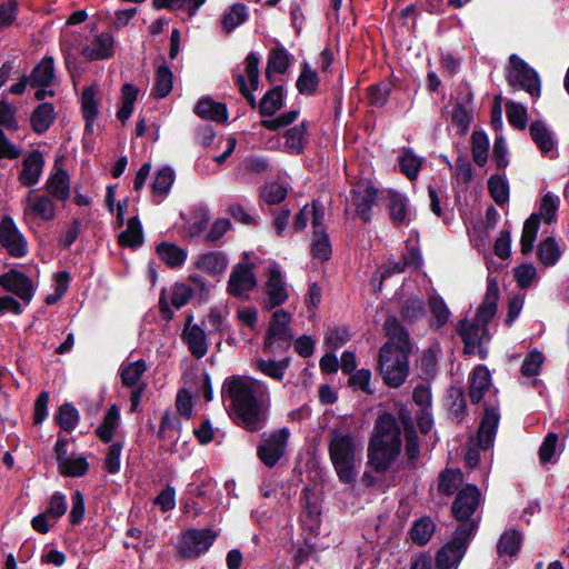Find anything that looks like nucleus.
<instances>
[{
    "mask_svg": "<svg viewBox=\"0 0 569 569\" xmlns=\"http://www.w3.org/2000/svg\"><path fill=\"white\" fill-rule=\"evenodd\" d=\"M193 316L187 315L186 323L180 338L188 346L190 353L196 359H201L208 352V342L204 330L198 326L192 325Z\"/></svg>",
    "mask_w": 569,
    "mask_h": 569,
    "instance_id": "6ab92c4d",
    "label": "nucleus"
},
{
    "mask_svg": "<svg viewBox=\"0 0 569 569\" xmlns=\"http://www.w3.org/2000/svg\"><path fill=\"white\" fill-rule=\"evenodd\" d=\"M143 241L142 228L138 218H130L127 222V228L119 236V243L121 246L137 248Z\"/></svg>",
    "mask_w": 569,
    "mask_h": 569,
    "instance_id": "603ef678",
    "label": "nucleus"
},
{
    "mask_svg": "<svg viewBox=\"0 0 569 569\" xmlns=\"http://www.w3.org/2000/svg\"><path fill=\"white\" fill-rule=\"evenodd\" d=\"M290 66V54L283 47L271 48L268 54L266 78L272 82L271 72L284 73Z\"/></svg>",
    "mask_w": 569,
    "mask_h": 569,
    "instance_id": "e433bc0d",
    "label": "nucleus"
},
{
    "mask_svg": "<svg viewBox=\"0 0 569 569\" xmlns=\"http://www.w3.org/2000/svg\"><path fill=\"white\" fill-rule=\"evenodd\" d=\"M196 267L210 276H221L227 270L228 258L222 251H210L198 257Z\"/></svg>",
    "mask_w": 569,
    "mask_h": 569,
    "instance_id": "2f4dec72",
    "label": "nucleus"
},
{
    "mask_svg": "<svg viewBox=\"0 0 569 569\" xmlns=\"http://www.w3.org/2000/svg\"><path fill=\"white\" fill-rule=\"evenodd\" d=\"M0 243L16 258L28 252V242L10 217H4L0 222Z\"/></svg>",
    "mask_w": 569,
    "mask_h": 569,
    "instance_id": "4468645a",
    "label": "nucleus"
},
{
    "mask_svg": "<svg viewBox=\"0 0 569 569\" xmlns=\"http://www.w3.org/2000/svg\"><path fill=\"white\" fill-rule=\"evenodd\" d=\"M29 79V84L37 88L36 98L43 100L47 96H52L51 90H47L54 81L53 59L44 57L32 70Z\"/></svg>",
    "mask_w": 569,
    "mask_h": 569,
    "instance_id": "a211bd4d",
    "label": "nucleus"
},
{
    "mask_svg": "<svg viewBox=\"0 0 569 569\" xmlns=\"http://www.w3.org/2000/svg\"><path fill=\"white\" fill-rule=\"evenodd\" d=\"M383 329L388 338V341L383 345H390V355H406L409 357L412 351L409 331L400 323L399 319L389 316L385 321Z\"/></svg>",
    "mask_w": 569,
    "mask_h": 569,
    "instance_id": "ddd939ff",
    "label": "nucleus"
},
{
    "mask_svg": "<svg viewBox=\"0 0 569 569\" xmlns=\"http://www.w3.org/2000/svg\"><path fill=\"white\" fill-rule=\"evenodd\" d=\"M500 421V413L497 407L485 403L483 412L477 430L478 446L482 450H488L493 446L498 426Z\"/></svg>",
    "mask_w": 569,
    "mask_h": 569,
    "instance_id": "dca6fc26",
    "label": "nucleus"
},
{
    "mask_svg": "<svg viewBox=\"0 0 569 569\" xmlns=\"http://www.w3.org/2000/svg\"><path fill=\"white\" fill-rule=\"evenodd\" d=\"M545 355L538 349L529 351L520 367V372L525 377H537L540 375L545 362Z\"/></svg>",
    "mask_w": 569,
    "mask_h": 569,
    "instance_id": "4d7b16f0",
    "label": "nucleus"
},
{
    "mask_svg": "<svg viewBox=\"0 0 569 569\" xmlns=\"http://www.w3.org/2000/svg\"><path fill=\"white\" fill-rule=\"evenodd\" d=\"M391 222L397 226H408L410 219L408 217V199L399 191H389L387 206Z\"/></svg>",
    "mask_w": 569,
    "mask_h": 569,
    "instance_id": "cd10ccee",
    "label": "nucleus"
},
{
    "mask_svg": "<svg viewBox=\"0 0 569 569\" xmlns=\"http://www.w3.org/2000/svg\"><path fill=\"white\" fill-rule=\"evenodd\" d=\"M499 286L495 278L487 281L486 296L478 307L475 320L481 325L483 333H488L487 325L495 318L498 309Z\"/></svg>",
    "mask_w": 569,
    "mask_h": 569,
    "instance_id": "412c9836",
    "label": "nucleus"
},
{
    "mask_svg": "<svg viewBox=\"0 0 569 569\" xmlns=\"http://www.w3.org/2000/svg\"><path fill=\"white\" fill-rule=\"evenodd\" d=\"M64 442L58 440L56 443L57 460L61 473L69 477H80L88 470V462L82 456H68L64 451Z\"/></svg>",
    "mask_w": 569,
    "mask_h": 569,
    "instance_id": "b1692460",
    "label": "nucleus"
},
{
    "mask_svg": "<svg viewBox=\"0 0 569 569\" xmlns=\"http://www.w3.org/2000/svg\"><path fill=\"white\" fill-rule=\"evenodd\" d=\"M173 86V73L166 64H159L156 71L152 94L158 98L167 97Z\"/></svg>",
    "mask_w": 569,
    "mask_h": 569,
    "instance_id": "49530a36",
    "label": "nucleus"
},
{
    "mask_svg": "<svg viewBox=\"0 0 569 569\" xmlns=\"http://www.w3.org/2000/svg\"><path fill=\"white\" fill-rule=\"evenodd\" d=\"M300 502L302 507L301 517L311 521V528L320 526L321 506L313 489L305 487L301 491Z\"/></svg>",
    "mask_w": 569,
    "mask_h": 569,
    "instance_id": "72a5a7b5",
    "label": "nucleus"
},
{
    "mask_svg": "<svg viewBox=\"0 0 569 569\" xmlns=\"http://www.w3.org/2000/svg\"><path fill=\"white\" fill-rule=\"evenodd\" d=\"M286 89L282 84L270 88L259 101V114L262 118L274 116L284 106Z\"/></svg>",
    "mask_w": 569,
    "mask_h": 569,
    "instance_id": "bb28decb",
    "label": "nucleus"
},
{
    "mask_svg": "<svg viewBox=\"0 0 569 569\" xmlns=\"http://www.w3.org/2000/svg\"><path fill=\"white\" fill-rule=\"evenodd\" d=\"M398 161L400 172L409 180H416L422 168V158H419L411 148H405Z\"/></svg>",
    "mask_w": 569,
    "mask_h": 569,
    "instance_id": "a19ab883",
    "label": "nucleus"
},
{
    "mask_svg": "<svg viewBox=\"0 0 569 569\" xmlns=\"http://www.w3.org/2000/svg\"><path fill=\"white\" fill-rule=\"evenodd\" d=\"M436 527V522L430 516L416 519L408 532L411 542L419 547L426 546L431 540Z\"/></svg>",
    "mask_w": 569,
    "mask_h": 569,
    "instance_id": "7c9ffc66",
    "label": "nucleus"
},
{
    "mask_svg": "<svg viewBox=\"0 0 569 569\" xmlns=\"http://www.w3.org/2000/svg\"><path fill=\"white\" fill-rule=\"evenodd\" d=\"M210 528H191L180 535V559L193 560L204 555L217 539Z\"/></svg>",
    "mask_w": 569,
    "mask_h": 569,
    "instance_id": "6e6552de",
    "label": "nucleus"
},
{
    "mask_svg": "<svg viewBox=\"0 0 569 569\" xmlns=\"http://www.w3.org/2000/svg\"><path fill=\"white\" fill-rule=\"evenodd\" d=\"M119 419V409L116 406H112L107 411L102 423L97 429V435L102 441L109 442L112 439L113 432L118 427Z\"/></svg>",
    "mask_w": 569,
    "mask_h": 569,
    "instance_id": "13d9d810",
    "label": "nucleus"
},
{
    "mask_svg": "<svg viewBox=\"0 0 569 569\" xmlns=\"http://www.w3.org/2000/svg\"><path fill=\"white\" fill-rule=\"evenodd\" d=\"M541 217L537 212H532L523 222L522 233L520 238V251L523 256L532 252L537 233L539 231Z\"/></svg>",
    "mask_w": 569,
    "mask_h": 569,
    "instance_id": "f704fd0d",
    "label": "nucleus"
},
{
    "mask_svg": "<svg viewBox=\"0 0 569 569\" xmlns=\"http://www.w3.org/2000/svg\"><path fill=\"white\" fill-rule=\"evenodd\" d=\"M488 190L490 197L498 206H503L509 200L508 180L498 173L491 174L488 179Z\"/></svg>",
    "mask_w": 569,
    "mask_h": 569,
    "instance_id": "8fccbe9b",
    "label": "nucleus"
},
{
    "mask_svg": "<svg viewBox=\"0 0 569 569\" xmlns=\"http://www.w3.org/2000/svg\"><path fill=\"white\" fill-rule=\"evenodd\" d=\"M481 492L476 485H466L456 496L451 506L453 518L459 522L458 526L473 522L479 528V522L471 519L480 502Z\"/></svg>",
    "mask_w": 569,
    "mask_h": 569,
    "instance_id": "1a4fd4ad",
    "label": "nucleus"
},
{
    "mask_svg": "<svg viewBox=\"0 0 569 569\" xmlns=\"http://www.w3.org/2000/svg\"><path fill=\"white\" fill-rule=\"evenodd\" d=\"M473 119V111L468 108H461L460 106H455L451 114V122L455 127H457V133L459 136H465L469 131L470 124Z\"/></svg>",
    "mask_w": 569,
    "mask_h": 569,
    "instance_id": "e2e57ef3",
    "label": "nucleus"
},
{
    "mask_svg": "<svg viewBox=\"0 0 569 569\" xmlns=\"http://www.w3.org/2000/svg\"><path fill=\"white\" fill-rule=\"evenodd\" d=\"M291 363V359L289 357L283 358L282 360L276 361L272 359H259L257 361V368L266 376L281 381L284 377L286 370L289 368Z\"/></svg>",
    "mask_w": 569,
    "mask_h": 569,
    "instance_id": "de8ad7c7",
    "label": "nucleus"
},
{
    "mask_svg": "<svg viewBox=\"0 0 569 569\" xmlns=\"http://www.w3.org/2000/svg\"><path fill=\"white\" fill-rule=\"evenodd\" d=\"M22 204V217L26 222L51 221L56 217V204L48 196H39L31 190L23 199Z\"/></svg>",
    "mask_w": 569,
    "mask_h": 569,
    "instance_id": "9b49d317",
    "label": "nucleus"
},
{
    "mask_svg": "<svg viewBox=\"0 0 569 569\" xmlns=\"http://www.w3.org/2000/svg\"><path fill=\"white\" fill-rule=\"evenodd\" d=\"M401 452V430L390 412L378 416L368 445V465L378 473H386Z\"/></svg>",
    "mask_w": 569,
    "mask_h": 569,
    "instance_id": "f03ea898",
    "label": "nucleus"
},
{
    "mask_svg": "<svg viewBox=\"0 0 569 569\" xmlns=\"http://www.w3.org/2000/svg\"><path fill=\"white\" fill-rule=\"evenodd\" d=\"M311 256L313 259L322 262L331 259L332 247L327 229H321V232H318V236H315V240L311 243Z\"/></svg>",
    "mask_w": 569,
    "mask_h": 569,
    "instance_id": "6e6d98bb",
    "label": "nucleus"
},
{
    "mask_svg": "<svg viewBox=\"0 0 569 569\" xmlns=\"http://www.w3.org/2000/svg\"><path fill=\"white\" fill-rule=\"evenodd\" d=\"M476 533L477 526L473 522L457 526L451 539L436 553V569H451L457 567L465 557Z\"/></svg>",
    "mask_w": 569,
    "mask_h": 569,
    "instance_id": "20e7f679",
    "label": "nucleus"
},
{
    "mask_svg": "<svg viewBox=\"0 0 569 569\" xmlns=\"http://www.w3.org/2000/svg\"><path fill=\"white\" fill-rule=\"evenodd\" d=\"M252 263H237L229 277L227 292L232 297H241L257 286V278L252 272Z\"/></svg>",
    "mask_w": 569,
    "mask_h": 569,
    "instance_id": "f3484780",
    "label": "nucleus"
},
{
    "mask_svg": "<svg viewBox=\"0 0 569 569\" xmlns=\"http://www.w3.org/2000/svg\"><path fill=\"white\" fill-rule=\"evenodd\" d=\"M429 308L432 315L430 327L435 329L442 328L449 320L451 315L447 303L440 296H432L429 298Z\"/></svg>",
    "mask_w": 569,
    "mask_h": 569,
    "instance_id": "a18cd8bd",
    "label": "nucleus"
},
{
    "mask_svg": "<svg viewBox=\"0 0 569 569\" xmlns=\"http://www.w3.org/2000/svg\"><path fill=\"white\" fill-rule=\"evenodd\" d=\"M174 182V172L172 169L163 168L160 169L154 178L153 181V192L157 196H166L168 191L171 189L172 184Z\"/></svg>",
    "mask_w": 569,
    "mask_h": 569,
    "instance_id": "338daca9",
    "label": "nucleus"
},
{
    "mask_svg": "<svg viewBox=\"0 0 569 569\" xmlns=\"http://www.w3.org/2000/svg\"><path fill=\"white\" fill-rule=\"evenodd\" d=\"M300 110L292 109L286 112H282L276 118L271 119H262L260 121V126L270 131H279L282 128H287L292 124L299 117Z\"/></svg>",
    "mask_w": 569,
    "mask_h": 569,
    "instance_id": "680f3d73",
    "label": "nucleus"
},
{
    "mask_svg": "<svg viewBox=\"0 0 569 569\" xmlns=\"http://www.w3.org/2000/svg\"><path fill=\"white\" fill-rule=\"evenodd\" d=\"M320 78L308 62L301 63L300 73L296 81L297 90L302 96H313L319 87Z\"/></svg>",
    "mask_w": 569,
    "mask_h": 569,
    "instance_id": "4c0bfd02",
    "label": "nucleus"
},
{
    "mask_svg": "<svg viewBox=\"0 0 569 569\" xmlns=\"http://www.w3.org/2000/svg\"><path fill=\"white\" fill-rule=\"evenodd\" d=\"M390 345H382L379 350V371L383 382L390 388H399L409 375V357L390 355Z\"/></svg>",
    "mask_w": 569,
    "mask_h": 569,
    "instance_id": "0eeeda50",
    "label": "nucleus"
},
{
    "mask_svg": "<svg viewBox=\"0 0 569 569\" xmlns=\"http://www.w3.org/2000/svg\"><path fill=\"white\" fill-rule=\"evenodd\" d=\"M139 90L131 83L123 84L121 89V107L118 110L119 120L124 123L132 114L134 102L137 100Z\"/></svg>",
    "mask_w": 569,
    "mask_h": 569,
    "instance_id": "09e8293b",
    "label": "nucleus"
},
{
    "mask_svg": "<svg viewBox=\"0 0 569 569\" xmlns=\"http://www.w3.org/2000/svg\"><path fill=\"white\" fill-rule=\"evenodd\" d=\"M290 431L283 427L273 430L257 448V456L268 468L274 467L284 456Z\"/></svg>",
    "mask_w": 569,
    "mask_h": 569,
    "instance_id": "9d476101",
    "label": "nucleus"
},
{
    "mask_svg": "<svg viewBox=\"0 0 569 569\" xmlns=\"http://www.w3.org/2000/svg\"><path fill=\"white\" fill-rule=\"evenodd\" d=\"M221 396L231 400V418L238 427L249 432H257L264 427L267 415L253 388L242 377H228L223 381Z\"/></svg>",
    "mask_w": 569,
    "mask_h": 569,
    "instance_id": "f257e3e1",
    "label": "nucleus"
},
{
    "mask_svg": "<svg viewBox=\"0 0 569 569\" xmlns=\"http://www.w3.org/2000/svg\"><path fill=\"white\" fill-rule=\"evenodd\" d=\"M0 286L16 295L26 305L32 300L36 289L33 281L16 269H10L0 274Z\"/></svg>",
    "mask_w": 569,
    "mask_h": 569,
    "instance_id": "2eb2a0df",
    "label": "nucleus"
},
{
    "mask_svg": "<svg viewBox=\"0 0 569 569\" xmlns=\"http://www.w3.org/2000/svg\"><path fill=\"white\" fill-rule=\"evenodd\" d=\"M308 124V121L303 120L301 123L296 124L284 131V147L289 153L300 156L305 152L309 136Z\"/></svg>",
    "mask_w": 569,
    "mask_h": 569,
    "instance_id": "a878e982",
    "label": "nucleus"
},
{
    "mask_svg": "<svg viewBox=\"0 0 569 569\" xmlns=\"http://www.w3.org/2000/svg\"><path fill=\"white\" fill-rule=\"evenodd\" d=\"M114 53V38L109 32H103L93 39L82 49V56L89 60L109 59Z\"/></svg>",
    "mask_w": 569,
    "mask_h": 569,
    "instance_id": "4be33fe9",
    "label": "nucleus"
},
{
    "mask_svg": "<svg viewBox=\"0 0 569 569\" xmlns=\"http://www.w3.org/2000/svg\"><path fill=\"white\" fill-rule=\"evenodd\" d=\"M392 84L389 81H381L369 86L366 91L368 96V102L371 107L382 108L387 104Z\"/></svg>",
    "mask_w": 569,
    "mask_h": 569,
    "instance_id": "864d4df0",
    "label": "nucleus"
},
{
    "mask_svg": "<svg viewBox=\"0 0 569 569\" xmlns=\"http://www.w3.org/2000/svg\"><path fill=\"white\" fill-rule=\"evenodd\" d=\"M287 197V189L278 182L266 184L260 191V198L267 204H278Z\"/></svg>",
    "mask_w": 569,
    "mask_h": 569,
    "instance_id": "69168bd1",
    "label": "nucleus"
},
{
    "mask_svg": "<svg viewBox=\"0 0 569 569\" xmlns=\"http://www.w3.org/2000/svg\"><path fill=\"white\" fill-rule=\"evenodd\" d=\"M489 138L483 130H475L471 134V153L475 163L483 167L488 160Z\"/></svg>",
    "mask_w": 569,
    "mask_h": 569,
    "instance_id": "37998d69",
    "label": "nucleus"
},
{
    "mask_svg": "<svg viewBox=\"0 0 569 569\" xmlns=\"http://www.w3.org/2000/svg\"><path fill=\"white\" fill-rule=\"evenodd\" d=\"M537 257L546 267H552L559 261L561 251L553 237H548L539 243Z\"/></svg>",
    "mask_w": 569,
    "mask_h": 569,
    "instance_id": "c03bdc74",
    "label": "nucleus"
},
{
    "mask_svg": "<svg viewBox=\"0 0 569 569\" xmlns=\"http://www.w3.org/2000/svg\"><path fill=\"white\" fill-rule=\"evenodd\" d=\"M193 112L206 120L214 121L221 124L228 122V108L223 102L214 101L211 97H202L196 103Z\"/></svg>",
    "mask_w": 569,
    "mask_h": 569,
    "instance_id": "393cba45",
    "label": "nucleus"
},
{
    "mask_svg": "<svg viewBox=\"0 0 569 569\" xmlns=\"http://www.w3.org/2000/svg\"><path fill=\"white\" fill-rule=\"evenodd\" d=\"M329 456L339 480L345 485L356 481V445L351 435L339 429L331 430L329 436Z\"/></svg>",
    "mask_w": 569,
    "mask_h": 569,
    "instance_id": "7ed1b4c3",
    "label": "nucleus"
},
{
    "mask_svg": "<svg viewBox=\"0 0 569 569\" xmlns=\"http://www.w3.org/2000/svg\"><path fill=\"white\" fill-rule=\"evenodd\" d=\"M57 421L62 429L71 431L78 425L79 413L73 406L64 403L59 409Z\"/></svg>",
    "mask_w": 569,
    "mask_h": 569,
    "instance_id": "774afa93",
    "label": "nucleus"
},
{
    "mask_svg": "<svg viewBox=\"0 0 569 569\" xmlns=\"http://www.w3.org/2000/svg\"><path fill=\"white\" fill-rule=\"evenodd\" d=\"M491 386V373L487 366H476L469 375V398L473 405L481 402Z\"/></svg>",
    "mask_w": 569,
    "mask_h": 569,
    "instance_id": "5701e85b",
    "label": "nucleus"
},
{
    "mask_svg": "<svg viewBox=\"0 0 569 569\" xmlns=\"http://www.w3.org/2000/svg\"><path fill=\"white\" fill-rule=\"evenodd\" d=\"M449 416L452 420L461 422L467 416V400L462 388H450L449 390Z\"/></svg>",
    "mask_w": 569,
    "mask_h": 569,
    "instance_id": "3c124183",
    "label": "nucleus"
},
{
    "mask_svg": "<svg viewBox=\"0 0 569 569\" xmlns=\"http://www.w3.org/2000/svg\"><path fill=\"white\" fill-rule=\"evenodd\" d=\"M506 113L510 126L519 130L526 129L528 112L525 106L515 101H508L506 103Z\"/></svg>",
    "mask_w": 569,
    "mask_h": 569,
    "instance_id": "052dcab7",
    "label": "nucleus"
},
{
    "mask_svg": "<svg viewBox=\"0 0 569 569\" xmlns=\"http://www.w3.org/2000/svg\"><path fill=\"white\" fill-rule=\"evenodd\" d=\"M146 371V363L142 360L129 362L121 368L122 383L127 387H140L139 381Z\"/></svg>",
    "mask_w": 569,
    "mask_h": 569,
    "instance_id": "bf43d9fd",
    "label": "nucleus"
},
{
    "mask_svg": "<svg viewBox=\"0 0 569 569\" xmlns=\"http://www.w3.org/2000/svg\"><path fill=\"white\" fill-rule=\"evenodd\" d=\"M98 93L97 86L87 87L81 93V110L86 120V130L89 132L93 130V123L99 116Z\"/></svg>",
    "mask_w": 569,
    "mask_h": 569,
    "instance_id": "c85d7f7f",
    "label": "nucleus"
},
{
    "mask_svg": "<svg viewBox=\"0 0 569 569\" xmlns=\"http://www.w3.org/2000/svg\"><path fill=\"white\" fill-rule=\"evenodd\" d=\"M291 319V313L283 309L272 313L263 340V350L266 352L273 353L290 349L293 340V333L290 328Z\"/></svg>",
    "mask_w": 569,
    "mask_h": 569,
    "instance_id": "39448f33",
    "label": "nucleus"
},
{
    "mask_svg": "<svg viewBox=\"0 0 569 569\" xmlns=\"http://www.w3.org/2000/svg\"><path fill=\"white\" fill-rule=\"evenodd\" d=\"M352 203L359 218L368 223L372 219V207L377 202L378 189L370 180H359L351 190Z\"/></svg>",
    "mask_w": 569,
    "mask_h": 569,
    "instance_id": "f8f14e48",
    "label": "nucleus"
},
{
    "mask_svg": "<svg viewBox=\"0 0 569 569\" xmlns=\"http://www.w3.org/2000/svg\"><path fill=\"white\" fill-rule=\"evenodd\" d=\"M248 8L241 2L233 3L229 10L222 14L221 23L227 33L233 31L238 26L248 20Z\"/></svg>",
    "mask_w": 569,
    "mask_h": 569,
    "instance_id": "ea45409f",
    "label": "nucleus"
},
{
    "mask_svg": "<svg viewBox=\"0 0 569 569\" xmlns=\"http://www.w3.org/2000/svg\"><path fill=\"white\" fill-rule=\"evenodd\" d=\"M459 470L446 468L438 478V491L443 496H452L457 490V479Z\"/></svg>",
    "mask_w": 569,
    "mask_h": 569,
    "instance_id": "0e129e2a",
    "label": "nucleus"
},
{
    "mask_svg": "<svg viewBox=\"0 0 569 569\" xmlns=\"http://www.w3.org/2000/svg\"><path fill=\"white\" fill-rule=\"evenodd\" d=\"M56 118L54 108L51 103L38 106L31 114V126L37 133L46 132Z\"/></svg>",
    "mask_w": 569,
    "mask_h": 569,
    "instance_id": "79ce46f5",
    "label": "nucleus"
},
{
    "mask_svg": "<svg viewBox=\"0 0 569 569\" xmlns=\"http://www.w3.org/2000/svg\"><path fill=\"white\" fill-rule=\"evenodd\" d=\"M506 80L510 87L525 90L532 98H538L541 94V81L538 72L516 53L509 57Z\"/></svg>",
    "mask_w": 569,
    "mask_h": 569,
    "instance_id": "423d86ee",
    "label": "nucleus"
},
{
    "mask_svg": "<svg viewBox=\"0 0 569 569\" xmlns=\"http://www.w3.org/2000/svg\"><path fill=\"white\" fill-rule=\"evenodd\" d=\"M47 191L57 200L66 201L70 197V178L67 171L57 170L46 183Z\"/></svg>",
    "mask_w": 569,
    "mask_h": 569,
    "instance_id": "c9c22d12",
    "label": "nucleus"
},
{
    "mask_svg": "<svg viewBox=\"0 0 569 569\" xmlns=\"http://www.w3.org/2000/svg\"><path fill=\"white\" fill-rule=\"evenodd\" d=\"M267 295L266 309L272 310L286 303L289 298L281 270L278 267L269 269V277L264 286Z\"/></svg>",
    "mask_w": 569,
    "mask_h": 569,
    "instance_id": "aec40b11",
    "label": "nucleus"
},
{
    "mask_svg": "<svg viewBox=\"0 0 569 569\" xmlns=\"http://www.w3.org/2000/svg\"><path fill=\"white\" fill-rule=\"evenodd\" d=\"M426 312L423 299L410 297L401 306L400 317L405 322L413 323L418 321Z\"/></svg>",
    "mask_w": 569,
    "mask_h": 569,
    "instance_id": "5fc2aeb1",
    "label": "nucleus"
},
{
    "mask_svg": "<svg viewBox=\"0 0 569 569\" xmlns=\"http://www.w3.org/2000/svg\"><path fill=\"white\" fill-rule=\"evenodd\" d=\"M529 132L532 141L543 156H548L553 151L556 141L552 138L550 130L542 120H535L529 126Z\"/></svg>",
    "mask_w": 569,
    "mask_h": 569,
    "instance_id": "473e14b6",
    "label": "nucleus"
},
{
    "mask_svg": "<svg viewBox=\"0 0 569 569\" xmlns=\"http://www.w3.org/2000/svg\"><path fill=\"white\" fill-rule=\"evenodd\" d=\"M522 545V535L517 529H511L505 531L498 541L497 545V553L499 557L509 556L516 557L518 556Z\"/></svg>",
    "mask_w": 569,
    "mask_h": 569,
    "instance_id": "58836bf2",
    "label": "nucleus"
},
{
    "mask_svg": "<svg viewBox=\"0 0 569 569\" xmlns=\"http://www.w3.org/2000/svg\"><path fill=\"white\" fill-rule=\"evenodd\" d=\"M43 158L39 151L30 152L22 162L19 180L24 186H33L39 181L43 169Z\"/></svg>",
    "mask_w": 569,
    "mask_h": 569,
    "instance_id": "c756f323",
    "label": "nucleus"
}]
</instances>
